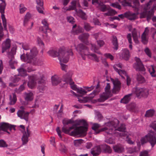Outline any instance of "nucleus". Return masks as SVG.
Returning <instances> with one entry per match:
<instances>
[{
  "label": "nucleus",
  "instance_id": "2f4dec72",
  "mask_svg": "<svg viewBox=\"0 0 156 156\" xmlns=\"http://www.w3.org/2000/svg\"><path fill=\"white\" fill-rule=\"evenodd\" d=\"M16 47H14L12 48L10 52L8 53V57L9 58H14V55L16 54Z\"/></svg>",
  "mask_w": 156,
  "mask_h": 156
},
{
  "label": "nucleus",
  "instance_id": "6e6552de",
  "mask_svg": "<svg viewBox=\"0 0 156 156\" xmlns=\"http://www.w3.org/2000/svg\"><path fill=\"white\" fill-rule=\"evenodd\" d=\"M133 91L136 94V97L139 98L142 97L147 98L149 94L148 90L145 88L135 87Z\"/></svg>",
  "mask_w": 156,
  "mask_h": 156
},
{
  "label": "nucleus",
  "instance_id": "ddd939ff",
  "mask_svg": "<svg viewBox=\"0 0 156 156\" xmlns=\"http://www.w3.org/2000/svg\"><path fill=\"white\" fill-rule=\"evenodd\" d=\"M40 79L36 75L30 76L29 81L27 83L28 87L30 88H33L36 84V81L37 80H39Z\"/></svg>",
  "mask_w": 156,
  "mask_h": 156
},
{
  "label": "nucleus",
  "instance_id": "7c9ffc66",
  "mask_svg": "<svg viewBox=\"0 0 156 156\" xmlns=\"http://www.w3.org/2000/svg\"><path fill=\"white\" fill-rule=\"evenodd\" d=\"M155 111L153 109H150L147 111L145 115V116L147 117H152L154 116Z\"/></svg>",
  "mask_w": 156,
  "mask_h": 156
},
{
  "label": "nucleus",
  "instance_id": "bf43d9fd",
  "mask_svg": "<svg viewBox=\"0 0 156 156\" xmlns=\"http://www.w3.org/2000/svg\"><path fill=\"white\" fill-rule=\"evenodd\" d=\"M105 142L109 144H114V142L112 138L106 139Z\"/></svg>",
  "mask_w": 156,
  "mask_h": 156
},
{
  "label": "nucleus",
  "instance_id": "09e8293b",
  "mask_svg": "<svg viewBox=\"0 0 156 156\" xmlns=\"http://www.w3.org/2000/svg\"><path fill=\"white\" fill-rule=\"evenodd\" d=\"M117 13V12L115 10L111 9L108 11V12L106 13V14L108 15L111 16L115 15Z\"/></svg>",
  "mask_w": 156,
  "mask_h": 156
},
{
  "label": "nucleus",
  "instance_id": "39448f33",
  "mask_svg": "<svg viewBox=\"0 0 156 156\" xmlns=\"http://www.w3.org/2000/svg\"><path fill=\"white\" fill-rule=\"evenodd\" d=\"M119 123V120L117 119H114L113 121H109L105 123L106 126L109 127H112V128L109 129L108 131L106 132L107 133L111 135H113L116 133L115 131L118 130L119 131L123 132L126 129L125 125L124 124L121 125V126L116 128Z\"/></svg>",
  "mask_w": 156,
  "mask_h": 156
},
{
  "label": "nucleus",
  "instance_id": "a211bd4d",
  "mask_svg": "<svg viewBox=\"0 0 156 156\" xmlns=\"http://www.w3.org/2000/svg\"><path fill=\"white\" fill-rule=\"evenodd\" d=\"M100 126V125L98 123H94L93 125L92 129L94 131V134H97L100 132L108 129V128L106 127H105L99 129L98 128Z\"/></svg>",
  "mask_w": 156,
  "mask_h": 156
},
{
  "label": "nucleus",
  "instance_id": "a19ab883",
  "mask_svg": "<svg viewBox=\"0 0 156 156\" xmlns=\"http://www.w3.org/2000/svg\"><path fill=\"white\" fill-rule=\"evenodd\" d=\"M80 17L83 20H86L87 17L86 16V13L84 12L82 10H80L79 11Z\"/></svg>",
  "mask_w": 156,
  "mask_h": 156
},
{
  "label": "nucleus",
  "instance_id": "79ce46f5",
  "mask_svg": "<svg viewBox=\"0 0 156 156\" xmlns=\"http://www.w3.org/2000/svg\"><path fill=\"white\" fill-rule=\"evenodd\" d=\"M9 58L10 59L9 62V65L10 66V67L12 69H15V68L14 66V64L15 62L13 60L14 59V58Z\"/></svg>",
  "mask_w": 156,
  "mask_h": 156
},
{
  "label": "nucleus",
  "instance_id": "20e7f679",
  "mask_svg": "<svg viewBox=\"0 0 156 156\" xmlns=\"http://www.w3.org/2000/svg\"><path fill=\"white\" fill-rule=\"evenodd\" d=\"M48 53L53 57H58L60 62L65 63L68 62L69 56L73 55L72 49L65 51L64 48H60L58 52L55 50H50L48 51Z\"/></svg>",
  "mask_w": 156,
  "mask_h": 156
},
{
  "label": "nucleus",
  "instance_id": "0e129e2a",
  "mask_svg": "<svg viewBox=\"0 0 156 156\" xmlns=\"http://www.w3.org/2000/svg\"><path fill=\"white\" fill-rule=\"evenodd\" d=\"M67 21L70 23L73 24L74 22V19L72 16H68L67 17Z\"/></svg>",
  "mask_w": 156,
  "mask_h": 156
},
{
  "label": "nucleus",
  "instance_id": "1a4fd4ad",
  "mask_svg": "<svg viewBox=\"0 0 156 156\" xmlns=\"http://www.w3.org/2000/svg\"><path fill=\"white\" fill-rule=\"evenodd\" d=\"M0 1L2 2V3L0 4V12L2 14L1 18L2 21L3 25L4 30L7 32L6 20L4 14L6 4L5 0H0Z\"/></svg>",
  "mask_w": 156,
  "mask_h": 156
},
{
  "label": "nucleus",
  "instance_id": "a18cd8bd",
  "mask_svg": "<svg viewBox=\"0 0 156 156\" xmlns=\"http://www.w3.org/2000/svg\"><path fill=\"white\" fill-rule=\"evenodd\" d=\"M110 6L113 7L117 8L119 9H121V5L117 2L111 4H110Z\"/></svg>",
  "mask_w": 156,
  "mask_h": 156
},
{
  "label": "nucleus",
  "instance_id": "7ed1b4c3",
  "mask_svg": "<svg viewBox=\"0 0 156 156\" xmlns=\"http://www.w3.org/2000/svg\"><path fill=\"white\" fill-rule=\"evenodd\" d=\"M38 53V51L36 48H33L30 51V53H26V58L25 53L21 55L20 58L23 61L27 62V63H31L34 65L41 66L43 64L41 60L35 57Z\"/></svg>",
  "mask_w": 156,
  "mask_h": 156
},
{
  "label": "nucleus",
  "instance_id": "4be33fe9",
  "mask_svg": "<svg viewBox=\"0 0 156 156\" xmlns=\"http://www.w3.org/2000/svg\"><path fill=\"white\" fill-rule=\"evenodd\" d=\"M89 36L88 33H83L79 36L78 38L81 42L87 44L88 43L87 39Z\"/></svg>",
  "mask_w": 156,
  "mask_h": 156
},
{
  "label": "nucleus",
  "instance_id": "603ef678",
  "mask_svg": "<svg viewBox=\"0 0 156 156\" xmlns=\"http://www.w3.org/2000/svg\"><path fill=\"white\" fill-rule=\"evenodd\" d=\"M144 51L149 57L151 58V53L149 48H146L144 50Z\"/></svg>",
  "mask_w": 156,
  "mask_h": 156
},
{
  "label": "nucleus",
  "instance_id": "5701e85b",
  "mask_svg": "<svg viewBox=\"0 0 156 156\" xmlns=\"http://www.w3.org/2000/svg\"><path fill=\"white\" fill-rule=\"evenodd\" d=\"M24 98L27 101H31L34 99L33 94L31 92L28 93L25 92L24 93Z\"/></svg>",
  "mask_w": 156,
  "mask_h": 156
},
{
  "label": "nucleus",
  "instance_id": "423d86ee",
  "mask_svg": "<svg viewBox=\"0 0 156 156\" xmlns=\"http://www.w3.org/2000/svg\"><path fill=\"white\" fill-rule=\"evenodd\" d=\"M140 141L142 145L148 141L150 144L151 147H153L156 144V137L155 132L152 130H150L147 135L141 138Z\"/></svg>",
  "mask_w": 156,
  "mask_h": 156
},
{
  "label": "nucleus",
  "instance_id": "0eeeda50",
  "mask_svg": "<svg viewBox=\"0 0 156 156\" xmlns=\"http://www.w3.org/2000/svg\"><path fill=\"white\" fill-rule=\"evenodd\" d=\"M74 44L75 49L83 60L86 59L85 56H88L89 54V49L86 45L82 43H80L76 46L75 43Z\"/></svg>",
  "mask_w": 156,
  "mask_h": 156
},
{
  "label": "nucleus",
  "instance_id": "c756f323",
  "mask_svg": "<svg viewBox=\"0 0 156 156\" xmlns=\"http://www.w3.org/2000/svg\"><path fill=\"white\" fill-rule=\"evenodd\" d=\"M127 109L131 112H135L137 111V107L135 103H133L129 104L127 106Z\"/></svg>",
  "mask_w": 156,
  "mask_h": 156
},
{
  "label": "nucleus",
  "instance_id": "a878e982",
  "mask_svg": "<svg viewBox=\"0 0 156 156\" xmlns=\"http://www.w3.org/2000/svg\"><path fill=\"white\" fill-rule=\"evenodd\" d=\"M99 92V91L98 90H96V89L94 90L93 92L91 93L90 94L91 95H94L92 96H90L87 97V100L86 101H83L81 100H79V101L80 103H85V102H87L88 101L92 100L94 97V96L96 94H98Z\"/></svg>",
  "mask_w": 156,
  "mask_h": 156
},
{
  "label": "nucleus",
  "instance_id": "473e14b6",
  "mask_svg": "<svg viewBox=\"0 0 156 156\" xmlns=\"http://www.w3.org/2000/svg\"><path fill=\"white\" fill-rule=\"evenodd\" d=\"M9 99L10 101L9 102V104L10 105H14L16 103L17 100L16 95L15 94H13L12 98L11 95H10Z\"/></svg>",
  "mask_w": 156,
  "mask_h": 156
},
{
  "label": "nucleus",
  "instance_id": "9d476101",
  "mask_svg": "<svg viewBox=\"0 0 156 156\" xmlns=\"http://www.w3.org/2000/svg\"><path fill=\"white\" fill-rule=\"evenodd\" d=\"M135 60L136 62L133 64V67L136 70L139 71H144L145 68L140 59L139 58L136 57Z\"/></svg>",
  "mask_w": 156,
  "mask_h": 156
},
{
  "label": "nucleus",
  "instance_id": "de8ad7c7",
  "mask_svg": "<svg viewBox=\"0 0 156 156\" xmlns=\"http://www.w3.org/2000/svg\"><path fill=\"white\" fill-rule=\"evenodd\" d=\"M20 13H23L27 9V8L24 7V5L21 4L20 5Z\"/></svg>",
  "mask_w": 156,
  "mask_h": 156
},
{
  "label": "nucleus",
  "instance_id": "aec40b11",
  "mask_svg": "<svg viewBox=\"0 0 156 156\" xmlns=\"http://www.w3.org/2000/svg\"><path fill=\"white\" fill-rule=\"evenodd\" d=\"M101 152L100 145H98L92 148L91 150L90 153L93 156H97Z\"/></svg>",
  "mask_w": 156,
  "mask_h": 156
},
{
  "label": "nucleus",
  "instance_id": "9b49d317",
  "mask_svg": "<svg viewBox=\"0 0 156 156\" xmlns=\"http://www.w3.org/2000/svg\"><path fill=\"white\" fill-rule=\"evenodd\" d=\"M154 13V11L152 9L149 11H145L140 13V18H143L147 17V20L148 21L151 20V17L153 15Z\"/></svg>",
  "mask_w": 156,
  "mask_h": 156
},
{
  "label": "nucleus",
  "instance_id": "cd10ccee",
  "mask_svg": "<svg viewBox=\"0 0 156 156\" xmlns=\"http://www.w3.org/2000/svg\"><path fill=\"white\" fill-rule=\"evenodd\" d=\"M18 72V76L25 77L27 75V71L22 67H20L17 69Z\"/></svg>",
  "mask_w": 156,
  "mask_h": 156
},
{
  "label": "nucleus",
  "instance_id": "49530a36",
  "mask_svg": "<svg viewBox=\"0 0 156 156\" xmlns=\"http://www.w3.org/2000/svg\"><path fill=\"white\" fill-rule=\"evenodd\" d=\"M8 146V144L4 140H0V147H7Z\"/></svg>",
  "mask_w": 156,
  "mask_h": 156
},
{
  "label": "nucleus",
  "instance_id": "5fc2aeb1",
  "mask_svg": "<svg viewBox=\"0 0 156 156\" xmlns=\"http://www.w3.org/2000/svg\"><path fill=\"white\" fill-rule=\"evenodd\" d=\"M77 92L83 95L86 94L87 93V91L81 88L80 89H77Z\"/></svg>",
  "mask_w": 156,
  "mask_h": 156
},
{
  "label": "nucleus",
  "instance_id": "052dcab7",
  "mask_svg": "<svg viewBox=\"0 0 156 156\" xmlns=\"http://www.w3.org/2000/svg\"><path fill=\"white\" fill-rule=\"evenodd\" d=\"M37 44L40 46H44V44L42 40L39 37H38L37 38Z\"/></svg>",
  "mask_w": 156,
  "mask_h": 156
},
{
  "label": "nucleus",
  "instance_id": "b1692460",
  "mask_svg": "<svg viewBox=\"0 0 156 156\" xmlns=\"http://www.w3.org/2000/svg\"><path fill=\"white\" fill-rule=\"evenodd\" d=\"M113 148L115 152L121 153L124 151V148L121 145H116L113 146Z\"/></svg>",
  "mask_w": 156,
  "mask_h": 156
},
{
  "label": "nucleus",
  "instance_id": "c85d7f7f",
  "mask_svg": "<svg viewBox=\"0 0 156 156\" xmlns=\"http://www.w3.org/2000/svg\"><path fill=\"white\" fill-rule=\"evenodd\" d=\"M112 42L114 46V48L117 50L118 49L119 46L118 40L116 36L113 35L112 36Z\"/></svg>",
  "mask_w": 156,
  "mask_h": 156
},
{
  "label": "nucleus",
  "instance_id": "bb28decb",
  "mask_svg": "<svg viewBox=\"0 0 156 156\" xmlns=\"http://www.w3.org/2000/svg\"><path fill=\"white\" fill-rule=\"evenodd\" d=\"M51 81L52 85L55 86L61 82V79L58 76H55L51 77Z\"/></svg>",
  "mask_w": 156,
  "mask_h": 156
},
{
  "label": "nucleus",
  "instance_id": "72a5a7b5",
  "mask_svg": "<svg viewBox=\"0 0 156 156\" xmlns=\"http://www.w3.org/2000/svg\"><path fill=\"white\" fill-rule=\"evenodd\" d=\"M133 7L135 8V10L136 11H138L139 9L140 4L138 0H133Z\"/></svg>",
  "mask_w": 156,
  "mask_h": 156
},
{
  "label": "nucleus",
  "instance_id": "3c124183",
  "mask_svg": "<svg viewBox=\"0 0 156 156\" xmlns=\"http://www.w3.org/2000/svg\"><path fill=\"white\" fill-rule=\"evenodd\" d=\"M136 147H135L134 148H129L127 149V153L131 154L134 152H136Z\"/></svg>",
  "mask_w": 156,
  "mask_h": 156
},
{
  "label": "nucleus",
  "instance_id": "393cba45",
  "mask_svg": "<svg viewBox=\"0 0 156 156\" xmlns=\"http://www.w3.org/2000/svg\"><path fill=\"white\" fill-rule=\"evenodd\" d=\"M42 23L43 24L44 26L40 27L39 29L41 30L43 33L46 34L47 30L49 29L48 25L45 20H43Z\"/></svg>",
  "mask_w": 156,
  "mask_h": 156
},
{
  "label": "nucleus",
  "instance_id": "412c9836",
  "mask_svg": "<svg viewBox=\"0 0 156 156\" xmlns=\"http://www.w3.org/2000/svg\"><path fill=\"white\" fill-rule=\"evenodd\" d=\"M101 151L103 153H111L112 150L110 146L106 144L100 145Z\"/></svg>",
  "mask_w": 156,
  "mask_h": 156
},
{
  "label": "nucleus",
  "instance_id": "4d7b16f0",
  "mask_svg": "<svg viewBox=\"0 0 156 156\" xmlns=\"http://www.w3.org/2000/svg\"><path fill=\"white\" fill-rule=\"evenodd\" d=\"M150 126L156 132V122L154 121L152 122ZM155 137H156V133H155Z\"/></svg>",
  "mask_w": 156,
  "mask_h": 156
},
{
  "label": "nucleus",
  "instance_id": "864d4df0",
  "mask_svg": "<svg viewBox=\"0 0 156 156\" xmlns=\"http://www.w3.org/2000/svg\"><path fill=\"white\" fill-rule=\"evenodd\" d=\"M91 45L92 46V49H94V51L95 52L99 54H101V52L99 51H97L98 49L97 48L96 45L95 44H91Z\"/></svg>",
  "mask_w": 156,
  "mask_h": 156
},
{
  "label": "nucleus",
  "instance_id": "4c0bfd02",
  "mask_svg": "<svg viewBox=\"0 0 156 156\" xmlns=\"http://www.w3.org/2000/svg\"><path fill=\"white\" fill-rule=\"evenodd\" d=\"M22 47L23 48L25 51L23 54L25 53V57L26 58V53L27 52L30 53V51L32 49H30L28 45L27 44H23Z\"/></svg>",
  "mask_w": 156,
  "mask_h": 156
},
{
  "label": "nucleus",
  "instance_id": "680f3d73",
  "mask_svg": "<svg viewBox=\"0 0 156 156\" xmlns=\"http://www.w3.org/2000/svg\"><path fill=\"white\" fill-rule=\"evenodd\" d=\"M101 2L99 0H92V3L93 5H95L96 4L101 5Z\"/></svg>",
  "mask_w": 156,
  "mask_h": 156
},
{
  "label": "nucleus",
  "instance_id": "6ab92c4d",
  "mask_svg": "<svg viewBox=\"0 0 156 156\" xmlns=\"http://www.w3.org/2000/svg\"><path fill=\"white\" fill-rule=\"evenodd\" d=\"M39 84L38 89L40 92H43L45 89V81L42 78H41L38 81Z\"/></svg>",
  "mask_w": 156,
  "mask_h": 156
},
{
  "label": "nucleus",
  "instance_id": "ea45409f",
  "mask_svg": "<svg viewBox=\"0 0 156 156\" xmlns=\"http://www.w3.org/2000/svg\"><path fill=\"white\" fill-rule=\"evenodd\" d=\"M146 35H144V33H143L141 36L142 42L144 44H147L148 42V40L146 37Z\"/></svg>",
  "mask_w": 156,
  "mask_h": 156
},
{
  "label": "nucleus",
  "instance_id": "338daca9",
  "mask_svg": "<svg viewBox=\"0 0 156 156\" xmlns=\"http://www.w3.org/2000/svg\"><path fill=\"white\" fill-rule=\"evenodd\" d=\"M148 152L146 151L140 152V156H148Z\"/></svg>",
  "mask_w": 156,
  "mask_h": 156
},
{
  "label": "nucleus",
  "instance_id": "13d9d810",
  "mask_svg": "<svg viewBox=\"0 0 156 156\" xmlns=\"http://www.w3.org/2000/svg\"><path fill=\"white\" fill-rule=\"evenodd\" d=\"M84 28L87 31H89L90 30L91 27L89 24L85 23L84 24Z\"/></svg>",
  "mask_w": 156,
  "mask_h": 156
},
{
  "label": "nucleus",
  "instance_id": "f3484780",
  "mask_svg": "<svg viewBox=\"0 0 156 156\" xmlns=\"http://www.w3.org/2000/svg\"><path fill=\"white\" fill-rule=\"evenodd\" d=\"M133 5L132 6L131 5V3L127 2V6H130L133 7ZM135 12H136V13H132L129 11L127 12V19L129 20H135L136 18V15L138 14V11H136L135 10V8H133ZM139 9L138 10H139Z\"/></svg>",
  "mask_w": 156,
  "mask_h": 156
},
{
  "label": "nucleus",
  "instance_id": "e433bc0d",
  "mask_svg": "<svg viewBox=\"0 0 156 156\" xmlns=\"http://www.w3.org/2000/svg\"><path fill=\"white\" fill-rule=\"evenodd\" d=\"M121 59L127 60V49H125L122 50V52L120 56Z\"/></svg>",
  "mask_w": 156,
  "mask_h": 156
},
{
  "label": "nucleus",
  "instance_id": "2eb2a0df",
  "mask_svg": "<svg viewBox=\"0 0 156 156\" xmlns=\"http://www.w3.org/2000/svg\"><path fill=\"white\" fill-rule=\"evenodd\" d=\"M15 126L10 125L9 124L6 123H3L0 126V130H2L3 131L7 132L8 133L10 134V133L7 130L9 129L11 130L12 129H13L14 130H15Z\"/></svg>",
  "mask_w": 156,
  "mask_h": 156
},
{
  "label": "nucleus",
  "instance_id": "f704fd0d",
  "mask_svg": "<svg viewBox=\"0 0 156 156\" xmlns=\"http://www.w3.org/2000/svg\"><path fill=\"white\" fill-rule=\"evenodd\" d=\"M136 80L139 83H143L145 81L144 78L140 74H137Z\"/></svg>",
  "mask_w": 156,
  "mask_h": 156
},
{
  "label": "nucleus",
  "instance_id": "6e6d98bb",
  "mask_svg": "<svg viewBox=\"0 0 156 156\" xmlns=\"http://www.w3.org/2000/svg\"><path fill=\"white\" fill-rule=\"evenodd\" d=\"M90 56L93 57L94 58V60L97 62H98L99 61V58L97 56V55L94 54H90L89 53L88 56Z\"/></svg>",
  "mask_w": 156,
  "mask_h": 156
},
{
  "label": "nucleus",
  "instance_id": "c03bdc74",
  "mask_svg": "<svg viewBox=\"0 0 156 156\" xmlns=\"http://www.w3.org/2000/svg\"><path fill=\"white\" fill-rule=\"evenodd\" d=\"M149 71L152 76L154 77L156 76V75L154 74L155 71L153 66H151L149 69Z\"/></svg>",
  "mask_w": 156,
  "mask_h": 156
},
{
  "label": "nucleus",
  "instance_id": "37998d69",
  "mask_svg": "<svg viewBox=\"0 0 156 156\" xmlns=\"http://www.w3.org/2000/svg\"><path fill=\"white\" fill-rule=\"evenodd\" d=\"M127 39L128 40L129 42V48L131 50L132 49V42L131 34H127Z\"/></svg>",
  "mask_w": 156,
  "mask_h": 156
},
{
  "label": "nucleus",
  "instance_id": "dca6fc26",
  "mask_svg": "<svg viewBox=\"0 0 156 156\" xmlns=\"http://www.w3.org/2000/svg\"><path fill=\"white\" fill-rule=\"evenodd\" d=\"M30 113L29 112H25L24 111L18 110L17 114L19 117L21 119H24L26 122H28Z\"/></svg>",
  "mask_w": 156,
  "mask_h": 156
},
{
  "label": "nucleus",
  "instance_id": "8fccbe9b",
  "mask_svg": "<svg viewBox=\"0 0 156 156\" xmlns=\"http://www.w3.org/2000/svg\"><path fill=\"white\" fill-rule=\"evenodd\" d=\"M99 6H100L99 9L101 11H102V12H104L106 10L107 8L105 5L101 3V5H99Z\"/></svg>",
  "mask_w": 156,
  "mask_h": 156
},
{
  "label": "nucleus",
  "instance_id": "f03ea898",
  "mask_svg": "<svg viewBox=\"0 0 156 156\" xmlns=\"http://www.w3.org/2000/svg\"><path fill=\"white\" fill-rule=\"evenodd\" d=\"M111 80L114 85L112 91L110 90V86L109 83H107L105 88V93H104L101 96V102H103L108 98L111 97L112 96V94H116L118 93L120 90L121 83L118 79L114 80L111 78Z\"/></svg>",
  "mask_w": 156,
  "mask_h": 156
},
{
  "label": "nucleus",
  "instance_id": "f8f14e48",
  "mask_svg": "<svg viewBox=\"0 0 156 156\" xmlns=\"http://www.w3.org/2000/svg\"><path fill=\"white\" fill-rule=\"evenodd\" d=\"M11 47V41L7 38L4 41L2 44V52L3 53L9 49Z\"/></svg>",
  "mask_w": 156,
  "mask_h": 156
},
{
  "label": "nucleus",
  "instance_id": "e2e57ef3",
  "mask_svg": "<svg viewBox=\"0 0 156 156\" xmlns=\"http://www.w3.org/2000/svg\"><path fill=\"white\" fill-rule=\"evenodd\" d=\"M120 102L123 104H127V95H125L124 97L121 99Z\"/></svg>",
  "mask_w": 156,
  "mask_h": 156
},
{
  "label": "nucleus",
  "instance_id": "4468645a",
  "mask_svg": "<svg viewBox=\"0 0 156 156\" xmlns=\"http://www.w3.org/2000/svg\"><path fill=\"white\" fill-rule=\"evenodd\" d=\"M28 128L29 126L26 128L27 132L24 131L23 132V135L21 138L23 145L26 144L28 141V137L30 134V131L29 130Z\"/></svg>",
  "mask_w": 156,
  "mask_h": 156
},
{
  "label": "nucleus",
  "instance_id": "f257e3e1",
  "mask_svg": "<svg viewBox=\"0 0 156 156\" xmlns=\"http://www.w3.org/2000/svg\"><path fill=\"white\" fill-rule=\"evenodd\" d=\"M62 122L63 126L62 128V131L65 133L69 134L71 136L79 135L84 136L86 135L88 129L87 126L88 124L85 120H79L68 129L66 125L73 123L74 121L72 119L68 120L64 119L62 120Z\"/></svg>",
  "mask_w": 156,
  "mask_h": 156
},
{
  "label": "nucleus",
  "instance_id": "58836bf2",
  "mask_svg": "<svg viewBox=\"0 0 156 156\" xmlns=\"http://www.w3.org/2000/svg\"><path fill=\"white\" fill-rule=\"evenodd\" d=\"M83 141L84 140L82 139L75 140L74 141V145L76 147L79 146Z\"/></svg>",
  "mask_w": 156,
  "mask_h": 156
},
{
  "label": "nucleus",
  "instance_id": "774afa93",
  "mask_svg": "<svg viewBox=\"0 0 156 156\" xmlns=\"http://www.w3.org/2000/svg\"><path fill=\"white\" fill-rule=\"evenodd\" d=\"M97 44L100 47L103 46L105 44L104 42L102 40H99L97 41Z\"/></svg>",
  "mask_w": 156,
  "mask_h": 156
},
{
  "label": "nucleus",
  "instance_id": "c9c22d12",
  "mask_svg": "<svg viewBox=\"0 0 156 156\" xmlns=\"http://www.w3.org/2000/svg\"><path fill=\"white\" fill-rule=\"evenodd\" d=\"M31 17L30 14L27 12L24 17V19L23 21V25L24 26H26L28 22L29 21V20Z\"/></svg>",
  "mask_w": 156,
  "mask_h": 156
},
{
  "label": "nucleus",
  "instance_id": "69168bd1",
  "mask_svg": "<svg viewBox=\"0 0 156 156\" xmlns=\"http://www.w3.org/2000/svg\"><path fill=\"white\" fill-rule=\"evenodd\" d=\"M120 73H119V74L122 77V78L124 79V77L122 75V74H123L124 75H125V76H127L126 72V71H125L124 70H120Z\"/></svg>",
  "mask_w": 156,
  "mask_h": 156
}]
</instances>
